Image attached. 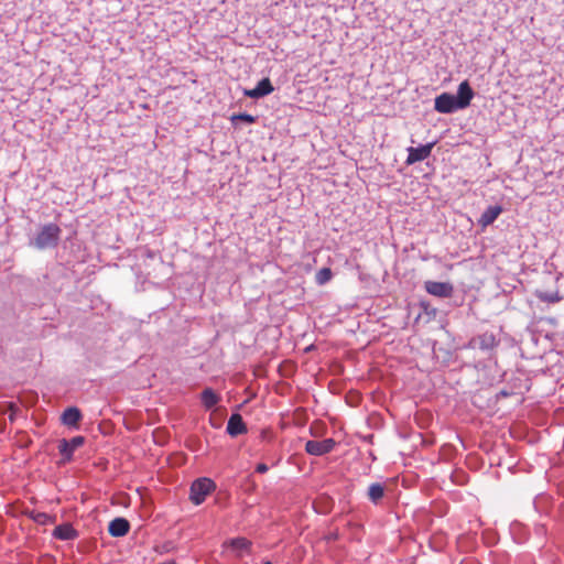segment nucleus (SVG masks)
Masks as SVG:
<instances>
[{
	"label": "nucleus",
	"mask_w": 564,
	"mask_h": 564,
	"mask_svg": "<svg viewBox=\"0 0 564 564\" xmlns=\"http://www.w3.org/2000/svg\"><path fill=\"white\" fill-rule=\"evenodd\" d=\"M61 228L55 224H48L42 227L35 237L33 245L37 249H48L57 245L59 240Z\"/></svg>",
	"instance_id": "f257e3e1"
},
{
	"label": "nucleus",
	"mask_w": 564,
	"mask_h": 564,
	"mask_svg": "<svg viewBox=\"0 0 564 564\" xmlns=\"http://www.w3.org/2000/svg\"><path fill=\"white\" fill-rule=\"evenodd\" d=\"M215 482L209 478H199L191 486L189 499L198 506L203 503L208 495L215 490Z\"/></svg>",
	"instance_id": "f03ea898"
},
{
	"label": "nucleus",
	"mask_w": 564,
	"mask_h": 564,
	"mask_svg": "<svg viewBox=\"0 0 564 564\" xmlns=\"http://www.w3.org/2000/svg\"><path fill=\"white\" fill-rule=\"evenodd\" d=\"M434 109L440 113H453L462 110L455 95L449 93H443L434 99Z\"/></svg>",
	"instance_id": "7ed1b4c3"
},
{
	"label": "nucleus",
	"mask_w": 564,
	"mask_h": 564,
	"mask_svg": "<svg viewBox=\"0 0 564 564\" xmlns=\"http://www.w3.org/2000/svg\"><path fill=\"white\" fill-rule=\"evenodd\" d=\"M85 443L84 436H74L70 440L63 438L58 442V452L63 456V462H69L74 452Z\"/></svg>",
	"instance_id": "20e7f679"
},
{
	"label": "nucleus",
	"mask_w": 564,
	"mask_h": 564,
	"mask_svg": "<svg viewBox=\"0 0 564 564\" xmlns=\"http://www.w3.org/2000/svg\"><path fill=\"white\" fill-rule=\"evenodd\" d=\"M336 443L333 438H325L323 441H307L305 451L310 455L321 456L332 452Z\"/></svg>",
	"instance_id": "39448f33"
},
{
	"label": "nucleus",
	"mask_w": 564,
	"mask_h": 564,
	"mask_svg": "<svg viewBox=\"0 0 564 564\" xmlns=\"http://www.w3.org/2000/svg\"><path fill=\"white\" fill-rule=\"evenodd\" d=\"M424 286L429 294L437 297H449L454 290L448 282L426 281Z\"/></svg>",
	"instance_id": "423d86ee"
},
{
	"label": "nucleus",
	"mask_w": 564,
	"mask_h": 564,
	"mask_svg": "<svg viewBox=\"0 0 564 564\" xmlns=\"http://www.w3.org/2000/svg\"><path fill=\"white\" fill-rule=\"evenodd\" d=\"M474 96H475V91L471 88L469 82L463 80L458 85L457 94L455 95L456 100H457L458 105L460 106V108L462 109L467 108L470 105Z\"/></svg>",
	"instance_id": "0eeeda50"
},
{
	"label": "nucleus",
	"mask_w": 564,
	"mask_h": 564,
	"mask_svg": "<svg viewBox=\"0 0 564 564\" xmlns=\"http://www.w3.org/2000/svg\"><path fill=\"white\" fill-rule=\"evenodd\" d=\"M272 91L273 86L270 79L268 77H264L261 80H259L254 88L245 90V95L253 99H259L271 94Z\"/></svg>",
	"instance_id": "6e6552de"
},
{
	"label": "nucleus",
	"mask_w": 564,
	"mask_h": 564,
	"mask_svg": "<svg viewBox=\"0 0 564 564\" xmlns=\"http://www.w3.org/2000/svg\"><path fill=\"white\" fill-rule=\"evenodd\" d=\"M433 147H434V143L431 142L427 144L419 145L416 148H413V147L409 148L408 149L409 155L406 159V163L412 164L414 162L422 161V160L426 159L431 154Z\"/></svg>",
	"instance_id": "1a4fd4ad"
},
{
	"label": "nucleus",
	"mask_w": 564,
	"mask_h": 564,
	"mask_svg": "<svg viewBox=\"0 0 564 564\" xmlns=\"http://www.w3.org/2000/svg\"><path fill=\"white\" fill-rule=\"evenodd\" d=\"M226 430L231 437H236L238 435L245 434L247 432V426L242 420V416L238 413H235L229 417Z\"/></svg>",
	"instance_id": "9d476101"
},
{
	"label": "nucleus",
	"mask_w": 564,
	"mask_h": 564,
	"mask_svg": "<svg viewBox=\"0 0 564 564\" xmlns=\"http://www.w3.org/2000/svg\"><path fill=\"white\" fill-rule=\"evenodd\" d=\"M130 530V523L124 518H116L112 521H110L108 525V532L111 536L120 538L128 534Z\"/></svg>",
	"instance_id": "9b49d317"
},
{
	"label": "nucleus",
	"mask_w": 564,
	"mask_h": 564,
	"mask_svg": "<svg viewBox=\"0 0 564 564\" xmlns=\"http://www.w3.org/2000/svg\"><path fill=\"white\" fill-rule=\"evenodd\" d=\"M82 420V412L76 406L67 408L62 414V422L69 427H77Z\"/></svg>",
	"instance_id": "f8f14e48"
},
{
	"label": "nucleus",
	"mask_w": 564,
	"mask_h": 564,
	"mask_svg": "<svg viewBox=\"0 0 564 564\" xmlns=\"http://www.w3.org/2000/svg\"><path fill=\"white\" fill-rule=\"evenodd\" d=\"M226 544L232 551H235L239 557H241L245 553H249L251 549V541L246 538H235L226 542Z\"/></svg>",
	"instance_id": "ddd939ff"
},
{
	"label": "nucleus",
	"mask_w": 564,
	"mask_h": 564,
	"mask_svg": "<svg viewBox=\"0 0 564 564\" xmlns=\"http://www.w3.org/2000/svg\"><path fill=\"white\" fill-rule=\"evenodd\" d=\"M502 213V207L499 205L489 206L480 216L478 224L481 227L491 225Z\"/></svg>",
	"instance_id": "4468645a"
},
{
	"label": "nucleus",
	"mask_w": 564,
	"mask_h": 564,
	"mask_svg": "<svg viewBox=\"0 0 564 564\" xmlns=\"http://www.w3.org/2000/svg\"><path fill=\"white\" fill-rule=\"evenodd\" d=\"M53 535L63 541L74 540L77 538V531L69 523H64L54 529Z\"/></svg>",
	"instance_id": "2eb2a0df"
},
{
	"label": "nucleus",
	"mask_w": 564,
	"mask_h": 564,
	"mask_svg": "<svg viewBox=\"0 0 564 564\" xmlns=\"http://www.w3.org/2000/svg\"><path fill=\"white\" fill-rule=\"evenodd\" d=\"M200 399H202L203 405L207 410H209L219 402L220 397L218 394H216V392L213 389L206 388L205 390H203Z\"/></svg>",
	"instance_id": "dca6fc26"
},
{
	"label": "nucleus",
	"mask_w": 564,
	"mask_h": 564,
	"mask_svg": "<svg viewBox=\"0 0 564 564\" xmlns=\"http://www.w3.org/2000/svg\"><path fill=\"white\" fill-rule=\"evenodd\" d=\"M384 495V488L381 484L375 482L371 484L368 488V498L377 503Z\"/></svg>",
	"instance_id": "f3484780"
},
{
	"label": "nucleus",
	"mask_w": 564,
	"mask_h": 564,
	"mask_svg": "<svg viewBox=\"0 0 564 564\" xmlns=\"http://www.w3.org/2000/svg\"><path fill=\"white\" fill-rule=\"evenodd\" d=\"M29 517L34 522H36L37 524H41V525H46L48 523H54L55 522V517L50 516V514H47L45 512L31 511V512H29Z\"/></svg>",
	"instance_id": "a211bd4d"
},
{
	"label": "nucleus",
	"mask_w": 564,
	"mask_h": 564,
	"mask_svg": "<svg viewBox=\"0 0 564 564\" xmlns=\"http://www.w3.org/2000/svg\"><path fill=\"white\" fill-rule=\"evenodd\" d=\"M536 297L545 303H558L563 299L562 295H560L558 291H555V292L538 291Z\"/></svg>",
	"instance_id": "6ab92c4d"
},
{
	"label": "nucleus",
	"mask_w": 564,
	"mask_h": 564,
	"mask_svg": "<svg viewBox=\"0 0 564 564\" xmlns=\"http://www.w3.org/2000/svg\"><path fill=\"white\" fill-rule=\"evenodd\" d=\"M333 276L332 270L329 268H322L317 271L315 275V281L318 285H324L328 281H330Z\"/></svg>",
	"instance_id": "aec40b11"
},
{
	"label": "nucleus",
	"mask_w": 564,
	"mask_h": 564,
	"mask_svg": "<svg viewBox=\"0 0 564 564\" xmlns=\"http://www.w3.org/2000/svg\"><path fill=\"white\" fill-rule=\"evenodd\" d=\"M231 121L234 124H237L238 122H243V123L250 124L256 121V118L249 113L240 112V113L234 115L231 117Z\"/></svg>",
	"instance_id": "412c9836"
},
{
	"label": "nucleus",
	"mask_w": 564,
	"mask_h": 564,
	"mask_svg": "<svg viewBox=\"0 0 564 564\" xmlns=\"http://www.w3.org/2000/svg\"><path fill=\"white\" fill-rule=\"evenodd\" d=\"M258 473H265L268 470V466L265 464H259L256 468Z\"/></svg>",
	"instance_id": "4be33fe9"
},
{
	"label": "nucleus",
	"mask_w": 564,
	"mask_h": 564,
	"mask_svg": "<svg viewBox=\"0 0 564 564\" xmlns=\"http://www.w3.org/2000/svg\"><path fill=\"white\" fill-rule=\"evenodd\" d=\"M160 564H176V563L172 562V561H169V562H163V563H160Z\"/></svg>",
	"instance_id": "5701e85b"
},
{
	"label": "nucleus",
	"mask_w": 564,
	"mask_h": 564,
	"mask_svg": "<svg viewBox=\"0 0 564 564\" xmlns=\"http://www.w3.org/2000/svg\"><path fill=\"white\" fill-rule=\"evenodd\" d=\"M265 564H271L270 562H267Z\"/></svg>",
	"instance_id": "b1692460"
}]
</instances>
